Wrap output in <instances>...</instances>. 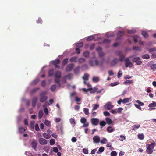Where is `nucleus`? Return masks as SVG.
Segmentation results:
<instances>
[{"label":"nucleus","mask_w":156,"mask_h":156,"mask_svg":"<svg viewBox=\"0 0 156 156\" xmlns=\"http://www.w3.org/2000/svg\"><path fill=\"white\" fill-rule=\"evenodd\" d=\"M156 146L155 143L153 141L150 144H147L146 145L147 153L148 154H151L153 151V149Z\"/></svg>","instance_id":"nucleus-1"},{"label":"nucleus","mask_w":156,"mask_h":156,"mask_svg":"<svg viewBox=\"0 0 156 156\" xmlns=\"http://www.w3.org/2000/svg\"><path fill=\"white\" fill-rule=\"evenodd\" d=\"M47 94V92L44 91L41 92L40 94V101L41 102L43 103L46 101L48 99V97L45 95Z\"/></svg>","instance_id":"nucleus-2"},{"label":"nucleus","mask_w":156,"mask_h":156,"mask_svg":"<svg viewBox=\"0 0 156 156\" xmlns=\"http://www.w3.org/2000/svg\"><path fill=\"white\" fill-rule=\"evenodd\" d=\"M117 55L119 57V58L118 59L119 61L122 62L125 60V56L122 53L121 51H119L116 53Z\"/></svg>","instance_id":"nucleus-3"},{"label":"nucleus","mask_w":156,"mask_h":156,"mask_svg":"<svg viewBox=\"0 0 156 156\" xmlns=\"http://www.w3.org/2000/svg\"><path fill=\"white\" fill-rule=\"evenodd\" d=\"M86 119L84 117L80 119V122L81 123H83V125L82 126V127H86L88 126L89 123L88 122H87Z\"/></svg>","instance_id":"nucleus-4"},{"label":"nucleus","mask_w":156,"mask_h":156,"mask_svg":"<svg viewBox=\"0 0 156 156\" xmlns=\"http://www.w3.org/2000/svg\"><path fill=\"white\" fill-rule=\"evenodd\" d=\"M125 66L126 67H131L132 66L133 64L130 61L129 58H126L125 60Z\"/></svg>","instance_id":"nucleus-5"},{"label":"nucleus","mask_w":156,"mask_h":156,"mask_svg":"<svg viewBox=\"0 0 156 156\" xmlns=\"http://www.w3.org/2000/svg\"><path fill=\"white\" fill-rule=\"evenodd\" d=\"M91 124L94 126L97 125L99 122V119L97 118H93L90 120Z\"/></svg>","instance_id":"nucleus-6"},{"label":"nucleus","mask_w":156,"mask_h":156,"mask_svg":"<svg viewBox=\"0 0 156 156\" xmlns=\"http://www.w3.org/2000/svg\"><path fill=\"white\" fill-rule=\"evenodd\" d=\"M74 67V65L73 64L71 63L68 64L66 66V70L67 72H70L71 71Z\"/></svg>","instance_id":"nucleus-7"},{"label":"nucleus","mask_w":156,"mask_h":156,"mask_svg":"<svg viewBox=\"0 0 156 156\" xmlns=\"http://www.w3.org/2000/svg\"><path fill=\"white\" fill-rule=\"evenodd\" d=\"M113 106L111 104L110 102H108L104 106V108L106 109L110 110L112 108Z\"/></svg>","instance_id":"nucleus-8"},{"label":"nucleus","mask_w":156,"mask_h":156,"mask_svg":"<svg viewBox=\"0 0 156 156\" xmlns=\"http://www.w3.org/2000/svg\"><path fill=\"white\" fill-rule=\"evenodd\" d=\"M39 142L40 144L41 145H46L47 143V141L43 138H40L39 139Z\"/></svg>","instance_id":"nucleus-9"},{"label":"nucleus","mask_w":156,"mask_h":156,"mask_svg":"<svg viewBox=\"0 0 156 156\" xmlns=\"http://www.w3.org/2000/svg\"><path fill=\"white\" fill-rule=\"evenodd\" d=\"M93 140L94 143H97L100 141V138L98 136L96 135L93 137Z\"/></svg>","instance_id":"nucleus-10"},{"label":"nucleus","mask_w":156,"mask_h":156,"mask_svg":"<svg viewBox=\"0 0 156 156\" xmlns=\"http://www.w3.org/2000/svg\"><path fill=\"white\" fill-rule=\"evenodd\" d=\"M31 145L32 147L35 151H36V149L37 145V143L35 140H33L31 143Z\"/></svg>","instance_id":"nucleus-11"},{"label":"nucleus","mask_w":156,"mask_h":156,"mask_svg":"<svg viewBox=\"0 0 156 156\" xmlns=\"http://www.w3.org/2000/svg\"><path fill=\"white\" fill-rule=\"evenodd\" d=\"M37 100V98L36 97H35L33 98L32 100V105L33 107H35L36 105V103Z\"/></svg>","instance_id":"nucleus-12"},{"label":"nucleus","mask_w":156,"mask_h":156,"mask_svg":"<svg viewBox=\"0 0 156 156\" xmlns=\"http://www.w3.org/2000/svg\"><path fill=\"white\" fill-rule=\"evenodd\" d=\"M55 77L61 78V72L60 71H57L55 73Z\"/></svg>","instance_id":"nucleus-13"},{"label":"nucleus","mask_w":156,"mask_h":156,"mask_svg":"<svg viewBox=\"0 0 156 156\" xmlns=\"http://www.w3.org/2000/svg\"><path fill=\"white\" fill-rule=\"evenodd\" d=\"M60 78H57V77H55V82L57 83L59 87H60L61 86L60 83Z\"/></svg>","instance_id":"nucleus-14"},{"label":"nucleus","mask_w":156,"mask_h":156,"mask_svg":"<svg viewBox=\"0 0 156 156\" xmlns=\"http://www.w3.org/2000/svg\"><path fill=\"white\" fill-rule=\"evenodd\" d=\"M105 120L106 123L109 125L111 124L112 123V120L109 118H106L105 119Z\"/></svg>","instance_id":"nucleus-15"},{"label":"nucleus","mask_w":156,"mask_h":156,"mask_svg":"<svg viewBox=\"0 0 156 156\" xmlns=\"http://www.w3.org/2000/svg\"><path fill=\"white\" fill-rule=\"evenodd\" d=\"M100 125L101 126V129H102V127L104 126L106 124V122L104 121H102L100 122L99 123Z\"/></svg>","instance_id":"nucleus-16"},{"label":"nucleus","mask_w":156,"mask_h":156,"mask_svg":"<svg viewBox=\"0 0 156 156\" xmlns=\"http://www.w3.org/2000/svg\"><path fill=\"white\" fill-rule=\"evenodd\" d=\"M77 57H71L69 59L70 62H76L77 61Z\"/></svg>","instance_id":"nucleus-17"},{"label":"nucleus","mask_w":156,"mask_h":156,"mask_svg":"<svg viewBox=\"0 0 156 156\" xmlns=\"http://www.w3.org/2000/svg\"><path fill=\"white\" fill-rule=\"evenodd\" d=\"M140 127V125L139 124H136L133 125L132 126V129L133 130H135L136 129H137Z\"/></svg>","instance_id":"nucleus-18"},{"label":"nucleus","mask_w":156,"mask_h":156,"mask_svg":"<svg viewBox=\"0 0 156 156\" xmlns=\"http://www.w3.org/2000/svg\"><path fill=\"white\" fill-rule=\"evenodd\" d=\"M119 61L118 59L116 58H115L111 62V64L112 65H115Z\"/></svg>","instance_id":"nucleus-19"},{"label":"nucleus","mask_w":156,"mask_h":156,"mask_svg":"<svg viewBox=\"0 0 156 156\" xmlns=\"http://www.w3.org/2000/svg\"><path fill=\"white\" fill-rule=\"evenodd\" d=\"M54 70L53 69H50L48 71V76H52L54 74Z\"/></svg>","instance_id":"nucleus-20"},{"label":"nucleus","mask_w":156,"mask_h":156,"mask_svg":"<svg viewBox=\"0 0 156 156\" xmlns=\"http://www.w3.org/2000/svg\"><path fill=\"white\" fill-rule=\"evenodd\" d=\"M114 130V129L112 128V127L109 126L107 128V131L109 133H111L113 132Z\"/></svg>","instance_id":"nucleus-21"},{"label":"nucleus","mask_w":156,"mask_h":156,"mask_svg":"<svg viewBox=\"0 0 156 156\" xmlns=\"http://www.w3.org/2000/svg\"><path fill=\"white\" fill-rule=\"evenodd\" d=\"M142 34L145 38H147L148 36V34L147 32L145 31H143L142 32Z\"/></svg>","instance_id":"nucleus-22"},{"label":"nucleus","mask_w":156,"mask_h":156,"mask_svg":"<svg viewBox=\"0 0 156 156\" xmlns=\"http://www.w3.org/2000/svg\"><path fill=\"white\" fill-rule=\"evenodd\" d=\"M150 56L149 55L147 54H146L143 55L142 56V58L143 59H148L150 58Z\"/></svg>","instance_id":"nucleus-23"},{"label":"nucleus","mask_w":156,"mask_h":156,"mask_svg":"<svg viewBox=\"0 0 156 156\" xmlns=\"http://www.w3.org/2000/svg\"><path fill=\"white\" fill-rule=\"evenodd\" d=\"M43 136L46 139H48L51 137V135L49 134L44 133L43 134Z\"/></svg>","instance_id":"nucleus-24"},{"label":"nucleus","mask_w":156,"mask_h":156,"mask_svg":"<svg viewBox=\"0 0 156 156\" xmlns=\"http://www.w3.org/2000/svg\"><path fill=\"white\" fill-rule=\"evenodd\" d=\"M60 60L59 59H56L55 60L53 61L52 62L53 64L54 65H57L59 64Z\"/></svg>","instance_id":"nucleus-25"},{"label":"nucleus","mask_w":156,"mask_h":156,"mask_svg":"<svg viewBox=\"0 0 156 156\" xmlns=\"http://www.w3.org/2000/svg\"><path fill=\"white\" fill-rule=\"evenodd\" d=\"M133 80H127L124 83L125 85L133 83Z\"/></svg>","instance_id":"nucleus-26"},{"label":"nucleus","mask_w":156,"mask_h":156,"mask_svg":"<svg viewBox=\"0 0 156 156\" xmlns=\"http://www.w3.org/2000/svg\"><path fill=\"white\" fill-rule=\"evenodd\" d=\"M89 75L85 73L84 76L82 77V78L85 80H88Z\"/></svg>","instance_id":"nucleus-27"},{"label":"nucleus","mask_w":156,"mask_h":156,"mask_svg":"<svg viewBox=\"0 0 156 156\" xmlns=\"http://www.w3.org/2000/svg\"><path fill=\"white\" fill-rule=\"evenodd\" d=\"M68 58H66L63 60L62 65L63 66H64L68 63Z\"/></svg>","instance_id":"nucleus-28"},{"label":"nucleus","mask_w":156,"mask_h":156,"mask_svg":"<svg viewBox=\"0 0 156 156\" xmlns=\"http://www.w3.org/2000/svg\"><path fill=\"white\" fill-rule=\"evenodd\" d=\"M99 107V105L98 104H93V105L92 110H94L97 109Z\"/></svg>","instance_id":"nucleus-29"},{"label":"nucleus","mask_w":156,"mask_h":156,"mask_svg":"<svg viewBox=\"0 0 156 156\" xmlns=\"http://www.w3.org/2000/svg\"><path fill=\"white\" fill-rule=\"evenodd\" d=\"M25 131V129L23 127H20L19 128V131L20 133H23Z\"/></svg>","instance_id":"nucleus-30"},{"label":"nucleus","mask_w":156,"mask_h":156,"mask_svg":"<svg viewBox=\"0 0 156 156\" xmlns=\"http://www.w3.org/2000/svg\"><path fill=\"white\" fill-rule=\"evenodd\" d=\"M154 106H156V102L154 101H153L152 103L148 105V107L150 108H152Z\"/></svg>","instance_id":"nucleus-31"},{"label":"nucleus","mask_w":156,"mask_h":156,"mask_svg":"<svg viewBox=\"0 0 156 156\" xmlns=\"http://www.w3.org/2000/svg\"><path fill=\"white\" fill-rule=\"evenodd\" d=\"M69 122L71 124H73L74 125H75L76 124V122L74 119L73 118H71L69 119Z\"/></svg>","instance_id":"nucleus-32"},{"label":"nucleus","mask_w":156,"mask_h":156,"mask_svg":"<svg viewBox=\"0 0 156 156\" xmlns=\"http://www.w3.org/2000/svg\"><path fill=\"white\" fill-rule=\"evenodd\" d=\"M92 80L93 82H97L99 81V78L97 77H93Z\"/></svg>","instance_id":"nucleus-33"},{"label":"nucleus","mask_w":156,"mask_h":156,"mask_svg":"<svg viewBox=\"0 0 156 156\" xmlns=\"http://www.w3.org/2000/svg\"><path fill=\"white\" fill-rule=\"evenodd\" d=\"M83 110L85 115H87L89 114V109L88 108H84L83 109Z\"/></svg>","instance_id":"nucleus-34"},{"label":"nucleus","mask_w":156,"mask_h":156,"mask_svg":"<svg viewBox=\"0 0 156 156\" xmlns=\"http://www.w3.org/2000/svg\"><path fill=\"white\" fill-rule=\"evenodd\" d=\"M79 72V67H76L74 69V72L75 74H78Z\"/></svg>","instance_id":"nucleus-35"},{"label":"nucleus","mask_w":156,"mask_h":156,"mask_svg":"<svg viewBox=\"0 0 156 156\" xmlns=\"http://www.w3.org/2000/svg\"><path fill=\"white\" fill-rule=\"evenodd\" d=\"M138 138L140 140H142L144 139V136L143 133L139 134L138 135Z\"/></svg>","instance_id":"nucleus-36"},{"label":"nucleus","mask_w":156,"mask_h":156,"mask_svg":"<svg viewBox=\"0 0 156 156\" xmlns=\"http://www.w3.org/2000/svg\"><path fill=\"white\" fill-rule=\"evenodd\" d=\"M94 38H95V37L94 36H93V35L90 36H89L87 38V40L88 41H91V40H93L94 39Z\"/></svg>","instance_id":"nucleus-37"},{"label":"nucleus","mask_w":156,"mask_h":156,"mask_svg":"<svg viewBox=\"0 0 156 156\" xmlns=\"http://www.w3.org/2000/svg\"><path fill=\"white\" fill-rule=\"evenodd\" d=\"M136 30L134 29H132L130 30H127V32L129 34L134 33L136 32Z\"/></svg>","instance_id":"nucleus-38"},{"label":"nucleus","mask_w":156,"mask_h":156,"mask_svg":"<svg viewBox=\"0 0 156 156\" xmlns=\"http://www.w3.org/2000/svg\"><path fill=\"white\" fill-rule=\"evenodd\" d=\"M129 98H125L122 100V102L123 103H126L129 101Z\"/></svg>","instance_id":"nucleus-39"},{"label":"nucleus","mask_w":156,"mask_h":156,"mask_svg":"<svg viewBox=\"0 0 156 156\" xmlns=\"http://www.w3.org/2000/svg\"><path fill=\"white\" fill-rule=\"evenodd\" d=\"M124 34L123 31H119L117 34V36L118 37L122 36Z\"/></svg>","instance_id":"nucleus-40"},{"label":"nucleus","mask_w":156,"mask_h":156,"mask_svg":"<svg viewBox=\"0 0 156 156\" xmlns=\"http://www.w3.org/2000/svg\"><path fill=\"white\" fill-rule=\"evenodd\" d=\"M140 58L139 57H135L133 59V62H136L138 60H140Z\"/></svg>","instance_id":"nucleus-41"},{"label":"nucleus","mask_w":156,"mask_h":156,"mask_svg":"<svg viewBox=\"0 0 156 156\" xmlns=\"http://www.w3.org/2000/svg\"><path fill=\"white\" fill-rule=\"evenodd\" d=\"M43 115V112L42 111H40L39 112V117L40 119H41Z\"/></svg>","instance_id":"nucleus-42"},{"label":"nucleus","mask_w":156,"mask_h":156,"mask_svg":"<svg viewBox=\"0 0 156 156\" xmlns=\"http://www.w3.org/2000/svg\"><path fill=\"white\" fill-rule=\"evenodd\" d=\"M85 61L84 58H80L78 60V61L80 63H82L84 62Z\"/></svg>","instance_id":"nucleus-43"},{"label":"nucleus","mask_w":156,"mask_h":156,"mask_svg":"<svg viewBox=\"0 0 156 156\" xmlns=\"http://www.w3.org/2000/svg\"><path fill=\"white\" fill-rule=\"evenodd\" d=\"M83 54L85 57H88L89 56V52L88 51H86L84 52Z\"/></svg>","instance_id":"nucleus-44"},{"label":"nucleus","mask_w":156,"mask_h":156,"mask_svg":"<svg viewBox=\"0 0 156 156\" xmlns=\"http://www.w3.org/2000/svg\"><path fill=\"white\" fill-rule=\"evenodd\" d=\"M56 86L55 85H53L51 86L50 88V90L51 91H53L56 89Z\"/></svg>","instance_id":"nucleus-45"},{"label":"nucleus","mask_w":156,"mask_h":156,"mask_svg":"<svg viewBox=\"0 0 156 156\" xmlns=\"http://www.w3.org/2000/svg\"><path fill=\"white\" fill-rule=\"evenodd\" d=\"M44 124L48 126H49L50 125V122L47 120H45L44 122Z\"/></svg>","instance_id":"nucleus-46"},{"label":"nucleus","mask_w":156,"mask_h":156,"mask_svg":"<svg viewBox=\"0 0 156 156\" xmlns=\"http://www.w3.org/2000/svg\"><path fill=\"white\" fill-rule=\"evenodd\" d=\"M55 143V140L54 139H52L50 140V144L51 145H53Z\"/></svg>","instance_id":"nucleus-47"},{"label":"nucleus","mask_w":156,"mask_h":156,"mask_svg":"<svg viewBox=\"0 0 156 156\" xmlns=\"http://www.w3.org/2000/svg\"><path fill=\"white\" fill-rule=\"evenodd\" d=\"M135 101L139 104V105L140 106H143L144 105V104L143 103L140 101L139 100H136Z\"/></svg>","instance_id":"nucleus-48"},{"label":"nucleus","mask_w":156,"mask_h":156,"mask_svg":"<svg viewBox=\"0 0 156 156\" xmlns=\"http://www.w3.org/2000/svg\"><path fill=\"white\" fill-rule=\"evenodd\" d=\"M110 154L111 156H116L117 154L115 151H113L111 152Z\"/></svg>","instance_id":"nucleus-49"},{"label":"nucleus","mask_w":156,"mask_h":156,"mask_svg":"<svg viewBox=\"0 0 156 156\" xmlns=\"http://www.w3.org/2000/svg\"><path fill=\"white\" fill-rule=\"evenodd\" d=\"M111 41L110 40L108 39H105L103 40V43H104L109 44Z\"/></svg>","instance_id":"nucleus-50"},{"label":"nucleus","mask_w":156,"mask_h":156,"mask_svg":"<svg viewBox=\"0 0 156 156\" xmlns=\"http://www.w3.org/2000/svg\"><path fill=\"white\" fill-rule=\"evenodd\" d=\"M103 114L105 116H109L110 115L109 113L107 111H104L103 112Z\"/></svg>","instance_id":"nucleus-51"},{"label":"nucleus","mask_w":156,"mask_h":156,"mask_svg":"<svg viewBox=\"0 0 156 156\" xmlns=\"http://www.w3.org/2000/svg\"><path fill=\"white\" fill-rule=\"evenodd\" d=\"M119 84V82H115L112 83L110 85L111 86H114L117 85Z\"/></svg>","instance_id":"nucleus-52"},{"label":"nucleus","mask_w":156,"mask_h":156,"mask_svg":"<svg viewBox=\"0 0 156 156\" xmlns=\"http://www.w3.org/2000/svg\"><path fill=\"white\" fill-rule=\"evenodd\" d=\"M83 44L82 42H80L76 44V46L78 48H81L83 46Z\"/></svg>","instance_id":"nucleus-53"},{"label":"nucleus","mask_w":156,"mask_h":156,"mask_svg":"<svg viewBox=\"0 0 156 156\" xmlns=\"http://www.w3.org/2000/svg\"><path fill=\"white\" fill-rule=\"evenodd\" d=\"M122 74V72L121 70H119L117 73V77L119 78L121 77Z\"/></svg>","instance_id":"nucleus-54"},{"label":"nucleus","mask_w":156,"mask_h":156,"mask_svg":"<svg viewBox=\"0 0 156 156\" xmlns=\"http://www.w3.org/2000/svg\"><path fill=\"white\" fill-rule=\"evenodd\" d=\"M82 90L84 91L87 92L88 91H91L92 90V88H89L88 89H86L85 88H83L82 89Z\"/></svg>","instance_id":"nucleus-55"},{"label":"nucleus","mask_w":156,"mask_h":156,"mask_svg":"<svg viewBox=\"0 0 156 156\" xmlns=\"http://www.w3.org/2000/svg\"><path fill=\"white\" fill-rule=\"evenodd\" d=\"M156 51V48L154 47L150 48L149 49V52H152Z\"/></svg>","instance_id":"nucleus-56"},{"label":"nucleus","mask_w":156,"mask_h":156,"mask_svg":"<svg viewBox=\"0 0 156 156\" xmlns=\"http://www.w3.org/2000/svg\"><path fill=\"white\" fill-rule=\"evenodd\" d=\"M151 68L152 69H156V64H152L150 66Z\"/></svg>","instance_id":"nucleus-57"},{"label":"nucleus","mask_w":156,"mask_h":156,"mask_svg":"<svg viewBox=\"0 0 156 156\" xmlns=\"http://www.w3.org/2000/svg\"><path fill=\"white\" fill-rule=\"evenodd\" d=\"M96 51L99 53V52H101L102 50V48L101 47H99L97 48L96 49Z\"/></svg>","instance_id":"nucleus-58"},{"label":"nucleus","mask_w":156,"mask_h":156,"mask_svg":"<svg viewBox=\"0 0 156 156\" xmlns=\"http://www.w3.org/2000/svg\"><path fill=\"white\" fill-rule=\"evenodd\" d=\"M107 141V139L105 138H104L100 141V142L101 143L105 144V143Z\"/></svg>","instance_id":"nucleus-59"},{"label":"nucleus","mask_w":156,"mask_h":156,"mask_svg":"<svg viewBox=\"0 0 156 156\" xmlns=\"http://www.w3.org/2000/svg\"><path fill=\"white\" fill-rule=\"evenodd\" d=\"M104 150V148L103 147H100L99 150L98 151H99L101 153L103 152Z\"/></svg>","instance_id":"nucleus-60"},{"label":"nucleus","mask_w":156,"mask_h":156,"mask_svg":"<svg viewBox=\"0 0 156 156\" xmlns=\"http://www.w3.org/2000/svg\"><path fill=\"white\" fill-rule=\"evenodd\" d=\"M110 112L112 114H117V109H112L110 111Z\"/></svg>","instance_id":"nucleus-61"},{"label":"nucleus","mask_w":156,"mask_h":156,"mask_svg":"<svg viewBox=\"0 0 156 156\" xmlns=\"http://www.w3.org/2000/svg\"><path fill=\"white\" fill-rule=\"evenodd\" d=\"M95 44L94 43L92 44L90 46V49L93 50L95 48Z\"/></svg>","instance_id":"nucleus-62"},{"label":"nucleus","mask_w":156,"mask_h":156,"mask_svg":"<svg viewBox=\"0 0 156 156\" xmlns=\"http://www.w3.org/2000/svg\"><path fill=\"white\" fill-rule=\"evenodd\" d=\"M83 152L85 154H87L88 153V150L86 148H83Z\"/></svg>","instance_id":"nucleus-63"},{"label":"nucleus","mask_w":156,"mask_h":156,"mask_svg":"<svg viewBox=\"0 0 156 156\" xmlns=\"http://www.w3.org/2000/svg\"><path fill=\"white\" fill-rule=\"evenodd\" d=\"M35 129L36 131H38L40 130L38 124H36L35 126Z\"/></svg>","instance_id":"nucleus-64"}]
</instances>
